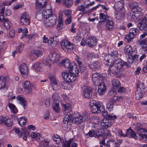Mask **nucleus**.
Wrapping results in <instances>:
<instances>
[{
  "mask_svg": "<svg viewBox=\"0 0 147 147\" xmlns=\"http://www.w3.org/2000/svg\"><path fill=\"white\" fill-rule=\"evenodd\" d=\"M16 98L17 100L20 101L21 104L23 105L24 109H25L26 105V101L24 99L22 95L18 96Z\"/></svg>",
  "mask_w": 147,
  "mask_h": 147,
  "instance_id": "nucleus-38",
  "label": "nucleus"
},
{
  "mask_svg": "<svg viewBox=\"0 0 147 147\" xmlns=\"http://www.w3.org/2000/svg\"><path fill=\"white\" fill-rule=\"evenodd\" d=\"M49 78L53 89L55 91L58 90L60 87L59 81L57 80L54 77L50 76Z\"/></svg>",
  "mask_w": 147,
  "mask_h": 147,
  "instance_id": "nucleus-18",
  "label": "nucleus"
},
{
  "mask_svg": "<svg viewBox=\"0 0 147 147\" xmlns=\"http://www.w3.org/2000/svg\"><path fill=\"white\" fill-rule=\"evenodd\" d=\"M144 92L137 90L135 92V96L137 100L141 99L144 94Z\"/></svg>",
  "mask_w": 147,
  "mask_h": 147,
  "instance_id": "nucleus-37",
  "label": "nucleus"
},
{
  "mask_svg": "<svg viewBox=\"0 0 147 147\" xmlns=\"http://www.w3.org/2000/svg\"><path fill=\"white\" fill-rule=\"evenodd\" d=\"M137 132L140 140L144 141L147 140V130L142 128H140L138 129Z\"/></svg>",
  "mask_w": 147,
  "mask_h": 147,
  "instance_id": "nucleus-16",
  "label": "nucleus"
},
{
  "mask_svg": "<svg viewBox=\"0 0 147 147\" xmlns=\"http://www.w3.org/2000/svg\"><path fill=\"white\" fill-rule=\"evenodd\" d=\"M73 72L68 73L66 71L62 73V76L64 80L67 82H71L74 81L76 79V75Z\"/></svg>",
  "mask_w": 147,
  "mask_h": 147,
  "instance_id": "nucleus-6",
  "label": "nucleus"
},
{
  "mask_svg": "<svg viewBox=\"0 0 147 147\" xmlns=\"http://www.w3.org/2000/svg\"><path fill=\"white\" fill-rule=\"evenodd\" d=\"M49 58L51 59L53 63L58 62L60 59L59 55L57 53H53L49 55Z\"/></svg>",
  "mask_w": 147,
  "mask_h": 147,
  "instance_id": "nucleus-23",
  "label": "nucleus"
},
{
  "mask_svg": "<svg viewBox=\"0 0 147 147\" xmlns=\"http://www.w3.org/2000/svg\"><path fill=\"white\" fill-rule=\"evenodd\" d=\"M52 108L53 110L56 112L60 111V109L59 107V104L57 103L54 102L53 103Z\"/></svg>",
  "mask_w": 147,
  "mask_h": 147,
  "instance_id": "nucleus-47",
  "label": "nucleus"
},
{
  "mask_svg": "<svg viewBox=\"0 0 147 147\" xmlns=\"http://www.w3.org/2000/svg\"><path fill=\"white\" fill-rule=\"evenodd\" d=\"M114 103L112 101H110L107 103L106 108L109 111H111L113 109V106Z\"/></svg>",
  "mask_w": 147,
  "mask_h": 147,
  "instance_id": "nucleus-46",
  "label": "nucleus"
},
{
  "mask_svg": "<svg viewBox=\"0 0 147 147\" xmlns=\"http://www.w3.org/2000/svg\"><path fill=\"white\" fill-rule=\"evenodd\" d=\"M140 55H134L133 56L132 58L134 62L135 63H138V62L139 61L138 57Z\"/></svg>",
  "mask_w": 147,
  "mask_h": 147,
  "instance_id": "nucleus-58",
  "label": "nucleus"
},
{
  "mask_svg": "<svg viewBox=\"0 0 147 147\" xmlns=\"http://www.w3.org/2000/svg\"><path fill=\"white\" fill-rule=\"evenodd\" d=\"M47 0H38L35 3L36 9L38 10L46 6L47 2Z\"/></svg>",
  "mask_w": 147,
  "mask_h": 147,
  "instance_id": "nucleus-20",
  "label": "nucleus"
},
{
  "mask_svg": "<svg viewBox=\"0 0 147 147\" xmlns=\"http://www.w3.org/2000/svg\"><path fill=\"white\" fill-rule=\"evenodd\" d=\"M13 123V121L12 119L9 118H6L3 116L0 117V124H4L7 127L11 126Z\"/></svg>",
  "mask_w": 147,
  "mask_h": 147,
  "instance_id": "nucleus-13",
  "label": "nucleus"
},
{
  "mask_svg": "<svg viewBox=\"0 0 147 147\" xmlns=\"http://www.w3.org/2000/svg\"><path fill=\"white\" fill-rule=\"evenodd\" d=\"M30 22L29 15L26 13H23L20 18L21 24L24 25H28L30 24Z\"/></svg>",
  "mask_w": 147,
  "mask_h": 147,
  "instance_id": "nucleus-14",
  "label": "nucleus"
},
{
  "mask_svg": "<svg viewBox=\"0 0 147 147\" xmlns=\"http://www.w3.org/2000/svg\"><path fill=\"white\" fill-rule=\"evenodd\" d=\"M104 114L105 116H107V118H104L102 121L101 122V124L102 128H107L110 127L112 124L111 119L114 120L117 119V116L115 115L111 114V115H107V111H105Z\"/></svg>",
  "mask_w": 147,
  "mask_h": 147,
  "instance_id": "nucleus-2",
  "label": "nucleus"
},
{
  "mask_svg": "<svg viewBox=\"0 0 147 147\" xmlns=\"http://www.w3.org/2000/svg\"><path fill=\"white\" fill-rule=\"evenodd\" d=\"M126 11L122 10L116 15V18L118 20H123L125 16Z\"/></svg>",
  "mask_w": 147,
  "mask_h": 147,
  "instance_id": "nucleus-31",
  "label": "nucleus"
},
{
  "mask_svg": "<svg viewBox=\"0 0 147 147\" xmlns=\"http://www.w3.org/2000/svg\"><path fill=\"white\" fill-rule=\"evenodd\" d=\"M112 85L114 89H116L119 88L121 85L119 81L117 80H113L112 82Z\"/></svg>",
  "mask_w": 147,
  "mask_h": 147,
  "instance_id": "nucleus-42",
  "label": "nucleus"
},
{
  "mask_svg": "<svg viewBox=\"0 0 147 147\" xmlns=\"http://www.w3.org/2000/svg\"><path fill=\"white\" fill-rule=\"evenodd\" d=\"M9 107L11 109V111L14 114L17 113L18 110L15 105L12 103H9L8 104Z\"/></svg>",
  "mask_w": 147,
  "mask_h": 147,
  "instance_id": "nucleus-44",
  "label": "nucleus"
},
{
  "mask_svg": "<svg viewBox=\"0 0 147 147\" xmlns=\"http://www.w3.org/2000/svg\"><path fill=\"white\" fill-rule=\"evenodd\" d=\"M52 11L50 10H44L42 12L40 11L39 13H38L36 15L37 18L42 16V18H45V19L50 17L51 16H53L52 15Z\"/></svg>",
  "mask_w": 147,
  "mask_h": 147,
  "instance_id": "nucleus-17",
  "label": "nucleus"
},
{
  "mask_svg": "<svg viewBox=\"0 0 147 147\" xmlns=\"http://www.w3.org/2000/svg\"><path fill=\"white\" fill-rule=\"evenodd\" d=\"M23 88L28 90L32 91L33 88V85L29 81H26L22 85Z\"/></svg>",
  "mask_w": 147,
  "mask_h": 147,
  "instance_id": "nucleus-27",
  "label": "nucleus"
},
{
  "mask_svg": "<svg viewBox=\"0 0 147 147\" xmlns=\"http://www.w3.org/2000/svg\"><path fill=\"white\" fill-rule=\"evenodd\" d=\"M91 109H90L92 113H98V106H97L92 105V107H91Z\"/></svg>",
  "mask_w": 147,
  "mask_h": 147,
  "instance_id": "nucleus-55",
  "label": "nucleus"
},
{
  "mask_svg": "<svg viewBox=\"0 0 147 147\" xmlns=\"http://www.w3.org/2000/svg\"><path fill=\"white\" fill-rule=\"evenodd\" d=\"M52 138L53 140L55 141L57 144H59L63 140V147H70V144L72 142L73 139H70L68 141L63 139H61L58 135L53 136Z\"/></svg>",
  "mask_w": 147,
  "mask_h": 147,
  "instance_id": "nucleus-5",
  "label": "nucleus"
},
{
  "mask_svg": "<svg viewBox=\"0 0 147 147\" xmlns=\"http://www.w3.org/2000/svg\"><path fill=\"white\" fill-rule=\"evenodd\" d=\"M137 90H139L141 91L146 92V89L144 84L142 82H139L137 84Z\"/></svg>",
  "mask_w": 147,
  "mask_h": 147,
  "instance_id": "nucleus-30",
  "label": "nucleus"
},
{
  "mask_svg": "<svg viewBox=\"0 0 147 147\" xmlns=\"http://www.w3.org/2000/svg\"><path fill=\"white\" fill-rule=\"evenodd\" d=\"M139 3L137 2H133L131 5V8L133 10V12H140L141 11V9L138 6Z\"/></svg>",
  "mask_w": 147,
  "mask_h": 147,
  "instance_id": "nucleus-28",
  "label": "nucleus"
},
{
  "mask_svg": "<svg viewBox=\"0 0 147 147\" xmlns=\"http://www.w3.org/2000/svg\"><path fill=\"white\" fill-rule=\"evenodd\" d=\"M137 25L141 30L147 31V14L143 17L142 22H138Z\"/></svg>",
  "mask_w": 147,
  "mask_h": 147,
  "instance_id": "nucleus-12",
  "label": "nucleus"
},
{
  "mask_svg": "<svg viewBox=\"0 0 147 147\" xmlns=\"http://www.w3.org/2000/svg\"><path fill=\"white\" fill-rule=\"evenodd\" d=\"M54 38H49V40L51 42V46L52 47H55L57 44V42L53 40Z\"/></svg>",
  "mask_w": 147,
  "mask_h": 147,
  "instance_id": "nucleus-53",
  "label": "nucleus"
},
{
  "mask_svg": "<svg viewBox=\"0 0 147 147\" xmlns=\"http://www.w3.org/2000/svg\"><path fill=\"white\" fill-rule=\"evenodd\" d=\"M27 118L25 117H22L18 119V123L21 126H23L27 122Z\"/></svg>",
  "mask_w": 147,
  "mask_h": 147,
  "instance_id": "nucleus-41",
  "label": "nucleus"
},
{
  "mask_svg": "<svg viewBox=\"0 0 147 147\" xmlns=\"http://www.w3.org/2000/svg\"><path fill=\"white\" fill-rule=\"evenodd\" d=\"M40 134L39 133H37L36 134L34 132H33L31 133V136L32 138H35L36 141L38 142H39L40 140Z\"/></svg>",
  "mask_w": 147,
  "mask_h": 147,
  "instance_id": "nucleus-45",
  "label": "nucleus"
},
{
  "mask_svg": "<svg viewBox=\"0 0 147 147\" xmlns=\"http://www.w3.org/2000/svg\"><path fill=\"white\" fill-rule=\"evenodd\" d=\"M124 1H120L116 3L114 7L118 11L125 10L124 8Z\"/></svg>",
  "mask_w": 147,
  "mask_h": 147,
  "instance_id": "nucleus-22",
  "label": "nucleus"
},
{
  "mask_svg": "<svg viewBox=\"0 0 147 147\" xmlns=\"http://www.w3.org/2000/svg\"><path fill=\"white\" fill-rule=\"evenodd\" d=\"M61 63L66 68L68 69L70 71L73 70L74 68L76 67L74 63H70L69 59H67L62 60Z\"/></svg>",
  "mask_w": 147,
  "mask_h": 147,
  "instance_id": "nucleus-10",
  "label": "nucleus"
},
{
  "mask_svg": "<svg viewBox=\"0 0 147 147\" xmlns=\"http://www.w3.org/2000/svg\"><path fill=\"white\" fill-rule=\"evenodd\" d=\"M88 67L93 71H97L100 69L101 63L99 61H95L89 64Z\"/></svg>",
  "mask_w": 147,
  "mask_h": 147,
  "instance_id": "nucleus-15",
  "label": "nucleus"
},
{
  "mask_svg": "<svg viewBox=\"0 0 147 147\" xmlns=\"http://www.w3.org/2000/svg\"><path fill=\"white\" fill-rule=\"evenodd\" d=\"M117 92L116 91L113 90H110L108 92V95L110 96H113L116 94Z\"/></svg>",
  "mask_w": 147,
  "mask_h": 147,
  "instance_id": "nucleus-62",
  "label": "nucleus"
},
{
  "mask_svg": "<svg viewBox=\"0 0 147 147\" xmlns=\"http://www.w3.org/2000/svg\"><path fill=\"white\" fill-rule=\"evenodd\" d=\"M109 17L104 13H100L99 14V18L100 20L103 21L104 22L107 21V19Z\"/></svg>",
  "mask_w": 147,
  "mask_h": 147,
  "instance_id": "nucleus-48",
  "label": "nucleus"
},
{
  "mask_svg": "<svg viewBox=\"0 0 147 147\" xmlns=\"http://www.w3.org/2000/svg\"><path fill=\"white\" fill-rule=\"evenodd\" d=\"M6 79L3 76H0V89L5 87L6 85Z\"/></svg>",
  "mask_w": 147,
  "mask_h": 147,
  "instance_id": "nucleus-40",
  "label": "nucleus"
},
{
  "mask_svg": "<svg viewBox=\"0 0 147 147\" xmlns=\"http://www.w3.org/2000/svg\"><path fill=\"white\" fill-rule=\"evenodd\" d=\"M19 70L22 76L24 78H26L27 77L28 75L29 69L26 64H22L19 67Z\"/></svg>",
  "mask_w": 147,
  "mask_h": 147,
  "instance_id": "nucleus-9",
  "label": "nucleus"
},
{
  "mask_svg": "<svg viewBox=\"0 0 147 147\" xmlns=\"http://www.w3.org/2000/svg\"><path fill=\"white\" fill-rule=\"evenodd\" d=\"M51 63H52V61H51V59L49 58V57L48 59H47L43 64H44L45 65L49 66H50Z\"/></svg>",
  "mask_w": 147,
  "mask_h": 147,
  "instance_id": "nucleus-59",
  "label": "nucleus"
},
{
  "mask_svg": "<svg viewBox=\"0 0 147 147\" xmlns=\"http://www.w3.org/2000/svg\"><path fill=\"white\" fill-rule=\"evenodd\" d=\"M81 38L82 36L81 35L80 33V32L77 33L76 36L75 38L76 40L77 41L79 42L81 40Z\"/></svg>",
  "mask_w": 147,
  "mask_h": 147,
  "instance_id": "nucleus-63",
  "label": "nucleus"
},
{
  "mask_svg": "<svg viewBox=\"0 0 147 147\" xmlns=\"http://www.w3.org/2000/svg\"><path fill=\"white\" fill-rule=\"evenodd\" d=\"M138 43L141 46L143 50L147 51V38L144 40H138Z\"/></svg>",
  "mask_w": 147,
  "mask_h": 147,
  "instance_id": "nucleus-26",
  "label": "nucleus"
},
{
  "mask_svg": "<svg viewBox=\"0 0 147 147\" xmlns=\"http://www.w3.org/2000/svg\"><path fill=\"white\" fill-rule=\"evenodd\" d=\"M129 34L126 35L125 37V39L127 40V42L129 43L134 38V36L138 33V30L136 28H132L129 30Z\"/></svg>",
  "mask_w": 147,
  "mask_h": 147,
  "instance_id": "nucleus-7",
  "label": "nucleus"
},
{
  "mask_svg": "<svg viewBox=\"0 0 147 147\" xmlns=\"http://www.w3.org/2000/svg\"><path fill=\"white\" fill-rule=\"evenodd\" d=\"M61 104L62 106L63 111L64 112L67 113L71 111V106L70 104H64L61 103Z\"/></svg>",
  "mask_w": 147,
  "mask_h": 147,
  "instance_id": "nucleus-29",
  "label": "nucleus"
},
{
  "mask_svg": "<svg viewBox=\"0 0 147 147\" xmlns=\"http://www.w3.org/2000/svg\"><path fill=\"white\" fill-rule=\"evenodd\" d=\"M43 65V63L36 62L32 66V67L36 71L41 72L43 70L42 69V66Z\"/></svg>",
  "mask_w": 147,
  "mask_h": 147,
  "instance_id": "nucleus-24",
  "label": "nucleus"
},
{
  "mask_svg": "<svg viewBox=\"0 0 147 147\" xmlns=\"http://www.w3.org/2000/svg\"><path fill=\"white\" fill-rule=\"evenodd\" d=\"M13 130L16 133L18 134L19 138H21L22 137V133L20 131L19 128H14L13 129Z\"/></svg>",
  "mask_w": 147,
  "mask_h": 147,
  "instance_id": "nucleus-51",
  "label": "nucleus"
},
{
  "mask_svg": "<svg viewBox=\"0 0 147 147\" xmlns=\"http://www.w3.org/2000/svg\"><path fill=\"white\" fill-rule=\"evenodd\" d=\"M9 36L11 38L14 37L15 36V30L13 29L11 30L9 32Z\"/></svg>",
  "mask_w": 147,
  "mask_h": 147,
  "instance_id": "nucleus-64",
  "label": "nucleus"
},
{
  "mask_svg": "<svg viewBox=\"0 0 147 147\" xmlns=\"http://www.w3.org/2000/svg\"><path fill=\"white\" fill-rule=\"evenodd\" d=\"M117 144H118L114 140H109L106 144V146L108 147H113L115 146H116V145H117Z\"/></svg>",
  "mask_w": 147,
  "mask_h": 147,
  "instance_id": "nucleus-39",
  "label": "nucleus"
},
{
  "mask_svg": "<svg viewBox=\"0 0 147 147\" xmlns=\"http://www.w3.org/2000/svg\"><path fill=\"white\" fill-rule=\"evenodd\" d=\"M107 30H111L113 28L114 23L113 21L110 20L108 19L106 23Z\"/></svg>",
  "mask_w": 147,
  "mask_h": 147,
  "instance_id": "nucleus-35",
  "label": "nucleus"
},
{
  "mask_svg": "<svg viewBox=\"0 0 147 147\" xmlns=\"http://www.w3.org/2000/svg\"><path fill=\"white\" fill-rule=\"evenodd\" d=\"M52 97L53 102H55L58 99L59 96L57 94L55 93L53 94Z\"/></svg>",
  "mask_w": 147,
  "mask_h": 147,
  "instance_id": "nucleus-52",
  "label": "nucleus"
},
{
  "mask_svg": "<svg viewBox=\"0 0 147 147\" xmlns=\"http://www.w3.org/2000/svg\"><path fill=\"white\" fill-rule=\"evenodd\" d=\"M4 20H5L3 22L5 27L7 29L9 28L11 26V23L7 19H4Z\"/></svg>",
  "mask_w": 147,
  "mask_h": 147,
  "instance_id": "nucleus-49",
  "label": "nucleus"
},
{
  "mask_svg": "<svg viewBox=\"0 0 147 147\" xmlns=\"http://www.w3.org/2000/svg\"><path fill=\"white\" fill-rule=\"evenodd\" d=\"M61 49L64 51L68 52H71L75 47L74 44L65 40L61 41Z\"/></svg>",
  "mask_w": 147,
  "mask_h": 147,
  "instance_id": "nucleus-4",
  "label": "nucleus"
},
{
  "mask_svg": "<svg viewBox=\"0 0 147 147\" xmlns=\"http://www.w3.org/2000/svg\"><path fill=\"white\" fill-rule=\"evenodd\" d=\"M86 7H86H85L84 5H82L78 6L77 8V9L79 11L83 12L85 11Z\"/></svg>",
  "mask_w": 147,
  "mask_h": 147,
  "instance_id": "nucleus-57",
  "label": "nucleus"
},
{
  "mask_svg": "<svg viewBox=\"0 0 147 147\" xmlns=\"http://www.w3.org/2000/svg\"><path fill=\"white\" fill-rule=\"evenodd\" d=\"M61 4L67 8L71 7L73 3V0H61Z\"/></svg>",
  "mask_w": 147,
  "mask_h": 147,
  "instance_id": "nucleus-25",
  "label": "nucleus"
},
{
  "mask_svg": "<svg viewBox=\"0 0 147 147\" xmlns=\"http://www.w3.org/2000/svg\"><path fill=\"white\" fill-rule=\"evenodd\" d=\"M76 60L77 61L78 64L80 65V66L81 65H82V63L83 61V59L80 57H79L78 56H76L75 57Z\"/></svg>",
  "mask_w": 147,
  "mask_h": 147,
  "instance_id": "nucleus-56",
  "label": "nucleus"
},
{
  "mask_svg": "<svg viewBox=\"0 0 147 147\" xmlns=\"http://www.w3.org/2000/svg\"><path fill=\"white\" fill-rule=\"evenodd\" d=\"M109 65L108 71H111L115 76L119 77L121 74L120 70L124 65V62L121 59L119 58L113 63Z\"/></svg>",
  "mask_w": 147,
  "mask_h": 147,
  "instance_id": "nucleus-1",
  "label": "nucleus"
},
{
  "mask_svg": "<svg viewBox=\"0 0 147 147\" xmlns=\"http://www.w3.org/2000/svg\"><path fill=\"white\" fill-rule=\"evenodd\" d=\"M50 141L47 139H44L41 142V144L43 147H48Z\"/></svg>",
  "mask_w": 147,
  "mask_h": 147,
  "instance_id": "nucleus-50",
  "label": "nucleus"
},
{
  "mask_svg": "<svg viewBox=\"0 0 147 147\" xmlns=\"http://www.w3.org/2000/svg\"><path fill=\"white\" fill-rule=\"evenodd\" d=\"M134 12L135 14L132 16L133 18L136 19L137 21L142 20V16L141 12L139 13L138 12Z\"/></svg>",
  "mask_w": 147,
  "mask_h": 147,
  "instance_id": "nucleus-43",
  "label": "nucleus"
},
{
  "mask_svg": "<svg viewBox=\"0 0 147 147\" xmlns=\"http://www.w3.org/2000/svg\"><path fill=\"white\" fill-rule=\"evenodd\" d=\"M77 124L81 123L82 122V118L79 114H76L73 117V122Z\"/></svg>",
  "mask_w": 147,
  "mask_h": 147,
  "instance_id": "nucleus-33",
  "label": "nucleus"
},
{
  "mask_svg": "<svg viewBox=\"0 0 147 147\" xmlns=\"http://www.w3.org/2000/svg\"><path fill=\"white\" fill-rule=\"evenodd\" d=\"M24 47V44L23 43H20L18 46L16 50L13 51L12 53V55L13 57H15V55L17 52L20 53L23 50Z\"/></svg>",
  "mask_w": 147,
  "mask_h": 147,
  "instance_id": "nucleus-34",
  "label": "nucleus"
},
{
  "mask_svg": "<svg viewBox=\"0 0 147 147\" xmlns=\"http://www.w3.org/2000/svg\"><path fill=\"white\" fill-rule=\"evenodd\" d=\"M118 52L117 51L112 52L110 55H106L104 58V62L106 65H109L113 63L119 59Z\"/></svg>",
  "mask_w": 147,
  "mask_h": 147,
  "instance_id": "nucleus-3",
  "label": "nucleus"
},
{
  "mask_svg": "<svg viewBox=\"0 0 147 147\" xmlns=\"http://www.w3.org/2000/svg\"><path fill=\"white\" fill-rule=\"evenodd\" d=\"M73 122V117L72 115L68 114L65 115L64 116L63 120V123L65 128H68V124H70L71 123Z\"/></svg>",
  "mask_w": 147,
  "mask_h": 147,
  "instance_id": "nucleus-19",
  "label": "nucleus"
},
{
  "mask_svg": "<svg viewBox=\"0 0 147 147\" xmlns=\"http://www.w3.org/2000/svg\"><path fill=\"white\" fill-rule=\"evenodd\" d=\"M56 23V17L55 16H51L49 18L45 19L44 24L46 27H51Z\"/></svg>",
  "mask_w": 147,
  "mask_h": 147,
  "instance_id": "nucleus-8",
  "label": "nucleus"
},
{
  "mask_svg": "<svg viewBox=\"0 0 147 147\" xmlns=\"http://www.w3.org/2000/svg\"><path fill=\"white\" fill-rule=\"evenodd\" d=\"M83 95L85 97L88 98H93L92 89L90 87L84 86L82 88Z\"/></svg>",
  "mask_w": 147,
  "mask_h": 147,
  "instance_id": "nucleus-11",
  "label": "nucleus"
},
{
  "mask_svg": "<svg viewBox=\"0 0 147 147\" xmlns=\"http://www.w3.org/2000/svg\"><path fill=\"white\" fill-rule=\"evenodd\" d=\"M100 89H103L105 90L106 89V87L104 83L101 82L98 85V88Z\"/></svg>",
  "mask_w": 147,
  "mask_h": 147,
  "instance_id": "nucleus-60",
  "label": "nucleus"
},
{
  "mask_svg": "<svg viewBox=\"0 0 147 147\" xmlns=\"http://www.w3.org/2000/svg\"><path fill=\"white\" fill-rule=\"evenodd\" d=\"M99 74L97 73H93L92 75V79L93 82L96 85H97L100 82V79H98Z\"/></svg>",
  "mask_w": 147,
  "mask_h": 147,
  "instance_id": "nucleus-32",
  "label": "nucleus"
},
{
  "mask_svg": "<svg viewBox=\"0 0 147 147\" xmlns=\"http://www.w3.org/2000/svg\"><path fill=\"white\" fill-rule=\"evenodd\" d=\"M87 44L90 47H93L97 43V39L95 37H90L87 39Z\"/></svg>",
  "mask_w": 147,
  "mask_h": 147,
  "instance_id": "nucleus-21",
  "label": "nucleus"
},
{
  "mask_svg": "<svg viewBox=\"0 0 147 147\" xmlns=\"http://www.w3.org/2000/svg\"><path fill=\"white\" fill-rule=\"evenodd\" d=\"M98 113H100L105 111L104 107L103 105H101L100 104L97 105Z\"/></svg>",
  "mask_w": 147,
  "mask_h": 147,
  "instance_id": "nucleus-54",
  "label": "nucleus"
},
{
  "mask_svg": "<svg viewBox=\"0 0 147 147\" xmlns=\"http://www.w3.org/2000/svg\"><path fill=\"white\" fill-rule=\"evenodd\" d=\"M34 53L37 57H40L42 54V52L41 51L36 50L34 51Z\"/></svg>",
  "mask_w": 147,
  "mask_h": 147,
  "instance_id": "nucleus-61",
  "label": "nucleus"
},
{
  "mask_svg": "<svg viewBox=\"0 0 147 147\" xmlns=\"http://www.w3.org/2000/svg\"><path fill=\"white\" fill-rule=\"evenodd\" d=\"M124 51L125 53L128 55H131L134 51L131 47L129 45H127L125 46Z\"/></svg>",
  "mask_w": 147,
  "mask_h": 147,
  "instance_id": "nucleus-36",
  "label": "nucleus"
}]
</instances>
